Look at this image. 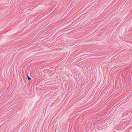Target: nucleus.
Masks as SVG:
<instances>
[{
    "label": "nucleus",
    "mask_w": 132,
    "mask_h": 132,
    "mask_svg": "<svg viewBox=\"0 0 132 132\" xmlns=\"http://www.w3.org/2000/svg\"><path fill=\"white\" fill-rule=\"evenodd\" d=\"M27 77H28V79L29 80H31V78L30 77H29L28 75H27Z\"/></svg>",
    "instance_id": "obj_1"
}]
</instances>
